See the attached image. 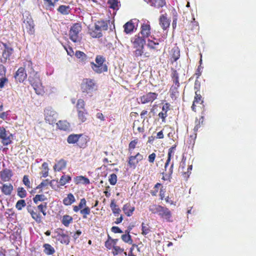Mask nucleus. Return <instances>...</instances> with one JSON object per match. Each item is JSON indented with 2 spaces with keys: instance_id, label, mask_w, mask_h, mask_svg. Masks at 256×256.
Listing matches in <instances>:
<instances>
[{
  "instance_id": "f257e3e1",
  "label": "nucleus",
  "mask_w": 256,
  "mask_h": 256,
  "mask_svg": "<svg viewBox=\"0 0 256 256\" xmlns=\"http://www.w3.org/2000/svg\"><path fill=\"white\" fill-rule=\"evenodd\" d=\"M149 210L153 214H157L163 221L172 222V214L168 208L159 204L150 206Z\"/></svg>"
},
{
  "instance_id": "f03ea898",
  "label": "nucleus",
  "mask_w": 256,
  "mask_h": 256,
  "mask_svg": "<svg viewBox=\"0 0 256 256\" xmlns=\"http://www.w3.org/2000/svg\"><path fill=\"white\" fill-rule=\"evenodd\" d=\"M95 62L96 63L93 62H90L91 68L95 73L100 74L108 71V66L104 64L106 58L104 56L97 55Z\"/></svg>"
},
{
  "instance_id": "7ed1b4c3",
  "label": "nucleus",
  "mask_w": 256,
  "mask_h": 256,
  "mask_svg": "<svg viewBox=\"0 0 256 256\" xmlns=\"http://www.w3.org/2000/svg\"><path fill=\"white\" fill-rule=\"evenodd\" d=\"M80 89L82 93L90 94L91 96L92 92L98 90V86L94 79L85 78L82 80Z\"/></svg>"
},
{
  "instance_id": "20e7f679",
  "label": "nucleus",
  "mask_w": 256,
  "mask_h": 256,
  "mask_svg": "<svg viewBox=\"0 0 256 256\" xmlns=\"http://www.w3.org/2000/svg\"><path fill=\"white\" fill-rule=\"evenodd\" d=\"M28 80L30 84L34 89L35 92L38 95L42 96L44 94L45 92L44 86H42L38 72L36 74L29 76Z\"/></svg>"
},
{
  "instance_id": "39448f33",
  "label": "nucleus",
  "mask_w": 256,
  "mask_h": 256,
  "mask_svg": "<svg viewBox=\"0 0 256 256\" xmlns=\"http://www.w3.org/2000/svg\"><path fill=\"white\" fill-rule=\"evenodd\" d=\"M72 210L76 213L80 212L83 219L88 218V216L91 213L90 208L87 206L85 198H81L78 205L72 206Z\"/></svg>"
},
{
  "instance_id": "423d86ee",
  "label": "nucleus",
  "mask_w": 256,
  "mask_h": 256,
  "mask_svg": "<svg viewBox=\"0 0 256 256\" xmlns=\"http://www.w3.org/2000/svg\"><path fill=\"white\" fill-rule=\"evenodd\" d=\"M108 28L107 21L98 20L95 23L94 28L90 30V34L92 38H100L102 36V31L106 30Z\"/></svg>"
},
{
  "instance_id": "0eeeda50",
  "label": "nucleus",
  "mask_w": 256,
  "mask_h": 256,
  "mask_svg": "<svg viewBox=\"0 0 256 256\" xmlns=\"http://www.w3.org/2000/svg\"><path fill=\"white\" fill-rule=\"evenodd\" d=\"M82 28L80 23H75L71 26L69 31L70 39L74 42H80L82 40L80 32Z\"/></svg>"
},
{
  "instance_id": "6e6552de",
  "label": "nucleus",
  "mask_w": 256,
  "mask_h": 256,
  "mask_svg": "<svg viewBox=\"0 0 256 256\" xmlns=\"http://www.w3.org/2000/svg\"><path fill=\"white\" fill-rule=\"evenodd\" d=\"M0 140L2 144L7 146L12 143L13 135L3 126H0Z\"/></svg>"
},
{
  "instance_id": "1a4fd4ad",
  "label": "nucleus",
  "mask_w": 256,
  "mask_h": 256,
  "mask_svg": "<svg viewBox=\"0 0 256 256\" xmlns=\"http://www.w3.org/2000/svg\"><path fill=\"white\" fill-rule=\"evenodd\" d=\"M4 49L2 52V57L0 58V62L5 64L8 60H10L11 56L14 53V50L12 48L9 46L7 44L2 42Z\"/></svg>"
},
{
  "instance_id": "9d476101",
  "label": "nucleus",
  "mask_w": 256,
  "mask_h": 256,
  "mask_svg": "<svg viewBox=\"0 0 256 256\" xmlns=\"http://www.w3.org/2000/svg\"><path fill=\"white\" fill-rule=\"evenodd\" d=\"M24 30H26L30 35L34 34L35 32V25L32 17L30 14L26 16V18L24 20Z\"/></svg>"
},
{
  "instance_id": "9b49d317",
  "label": "nucleus",
  "mask_w": 256,
  "mask_h": 256,
  "mask_svg": "<svg viewBox=\"0 0 256 256\" xmlns=\"http://www.w3.org/2000/svg\"><path fill=\"white\" fill-rule=\"evenodd\" d=\"M55 233L56 235L54 238L56 240L63 244H69L70 242V237L68 234L64 233V230L62 228H58L55 231Z\"/></svg>"
},
{
  "instance_id": "f8f14e48",
  "label": "nucleus",
  "mask_w": 256,
  "mask_h": 256,
  "mask_svg": "<svg viewBox=\"0 0 256 256\" xmlns=\"http://www.w3.org/2000/svg\"><path fill=\"white\" fill-rule=\"evenodd\" d=\"M176 146V145L174 144V146H172L168 149V158H167L166 162L165 163V164H164L165 171L170 176L172 175V174L173 172L174 162H172V164L170 165V168L168 169V172H167L166 168L170 162L172 158L174 155Z\"/></svg>"
},
{
  "instance_id": "ddd939ff",
  "label": "nucleus",
  "mask_w": 256,
  "mask_h": 256,
  "mask_svg": "<svg viewBox=\"0 0 256 256\" xmlns=\"http://www.w3.org/2000/svg\"><path fill=\"white\" fill-rule=\"evenodd\" d=\"M28 212L30 214L32 218L38 223L42 222V216L40 212L38 210V208L30 205L27 206Z\"/></svg>"
},
{
  "instance_id": "4468645a",
  "label": "nucleus",
  "mask_w": 256,
  "mask_h": 256,
  "mask_svg": "<svg viewBox=\"0 0 256 256\" xmlns=\"http://www.w3.org/2000/svg\"><path fill=\"white\" fill-rule=\"evenodd\" d=\"M143 158V156L140 152H138L135 156H131L128 158V166L130 168L134 169L138 162L142 160Z\"/></svg>"
},
{
  "instance_id": "2eb2a0df",
  "label": "nucleus",
  "mask_w": 256,
  "mask_h": 256,
  "mask_svg": "<svg viewBox=\"0 0 256 256\" xmlns=\"http://www.w3.org/2000/svg\"><path fill=\"white\" fill-rule=\"evenodd\" d=\"M186 160H184L182 159L180 164V169L182 170L181 173L183 178L186 180H187L191 174L192 165L188 164L186 168Z\"/></svg>"
},
{
  "instance_id": "dca6fc26",
  "label": "nucleus",
  "mask_w": 256,
  "mask_h": 256,
  "mask_svg": "<svg viewBox=\"0 0 256 256\" xmlns=\"http://www.w3.org/2000/svg\"><path fill=\"white\" fill-rule=\"evenodd\" d=\"M158 96L157 93L150 92L140 96V100L142 104H146L153 102L157 98Z\"/></svg>"
},
{
  "instance_id": "f3484780",
  "label": "nucleus",
  "mask_w": 256,
  "mask_h": 256,
  "mask_svg": "<svg viewBox=\"0 0 256 256\" xmlns=\"http://www.w3.org/2000/svg\"><path fill=\"white\" fill-rule=\"evenodd\" d=\"M44 119L50 124H53L56 123V112L50 108H46L44 110Z\"/></svg>"
},
{
  "instance_id": "a211bd4d",
  "label": "nucleus",
  "mask_w": 256,
  "mask_h": 256,
  "mask_svg": "<svg viewBox=\"0 0 256 256\" xmlns=\"http://www.w3.org/2000/svg\"><path fill=\"white\" fill-rule=\"evenodd\" d=\"M14 78L17 82H24L27 78V74L24 68L20 67L16 72Z\"/></svg>"
},
{
  "instance_id": "6ab92c4d",
  "label": "nucleus",
  "mask_w": 256,
  "mask_h": 256,
  "mask_svg": "<svg viewBox=\"0 0 256 256\" xmlns=\"http://www.w3.org/2000/svg\"><path fill=\"white\" fill-rule=\"evenodd\" d=\"M202 116L198 119L196 118L195 120V126L194 128V134L191 136L190 137L193 138L195 140L196 138L197 132L199 128H200L204 124V111L202 112Z\"/></svg>"
},
{
  "instance_id": "aec40b11",
  "label": "nucleus",
  "mask_w": 256,
  "mask_h": 256,
  "mask_svg": "<svg viewBox=\"0 0 256 256\" xmlns=\"http://www.w3.org/2000/svg\"><path fill=\"white\" fill-rule=\"evenodd\" d=\"M170 59L172 62H176L180 57V50L178 47L175 45L169 52Z\"/></svg>"
},
{
  "instance_id": "412c9836",
  "label": "nucleus",
  "mask_w": 256,
  "mask_h": 256,
  "mask_svg": "<svg viewBox=\"0 0 256 256\" xmlns=\"http://www.w3.org/2000/svg\"><path fill=\"white\" fill-rule=\"evenodd\" d=\"M170 104L168 102L165 103L162 107V111L159 112L158 116L162 119V122L166 121V118L168 116V112L170 110Z\"/></svg>"
},
{
  "instance_id": "4be33fe9",
  "label": "nucleus",
  "mask_w": 256,
  "mask_h": 256,
  "mask_svg": "<svg viewBox=\"0 0 256 256\" xmlns=\"http://www.w3.org/2000/svg\"><path fill=\"white\" fill-rule=\"evenodd\" d=\"M140 33L142 37L144 39L150 36L151 34L150 26L148 24H143L140 27Z\"/></svg>"
},
{
  "instance_id": "5701e85b",
  "label": "nucleus",
  "mask_w": 256,
  "mask_h": 256,
  "mask_svg": "<svg viewBox=\"0 0 256 256\" xmlns=\"http://www.w3.org/2000/svg\"><path fill=\"white\" fill-rule=\"evenodd\" d=\"M203 102L204 100L202 96L200 94H198V92H195V96L192 106V110L196 112V104H201L204 106Z\"/></svg>"
},
{
  "instance_id": "b1692460",
  "label": "nucleus",
  "mask_w": 256,
  "mask_h": 256,
  "mask_svg": "<svg viewBox=\"0 0 256 256\" xmlns=\"http://www.w3.org/2000/svg\"><path fill=\"white\" fill-rule=\"evenodd\" d=\"M122 210L127 216H130L132 215L135 208L130 202H128L124 205Z\"/></svg>"
},
{
  "instance_id": "393cba45",
  "label": "nucleus",
  "mask_w": 256,
  "mask_h": 256,
  "mask_svg": "<svg viewBox=\"0 0 256 256\" xmlns=\"http://www.w3.org/2000/svg\"><path fill=\"white\" fill-rule=\"evenodd\" d=\"M147 3L156 8H162L166 4V0H148Z\"/></svg>"
},
{
  "instance_id": "a878e982",
  "label": "nucleus",
  "mask_w": 256,
  "mask_h": 256,
  "mask_svg": "<svg viewBox=\"0 0 256 256\" xmlns=\"http://www.w3.org/2000/svg\"><path fill=\"white\" fill-rule=\"evenodd\" d=\"M132 42L133 44V46H144L146 43L145 39L144 38L140 36L139 35H136L133 38H132Z\"/></svg>"
},
{
  "instance_id": "bb28decb",
  "label": "nucleus",
  "mask_w": 256,
  "mask_h": 256,
  "mask_svg": "<svg viewBox=\"0 0 256 256\" xmlns=\"http://www.w3.org/2000/svg\"><path fill=\"white\" fill-rule=\"evenodd\" d=\"M0 174V178L4 182L8 181L12 175V171L7 168L2 170Z\"/></svg>"
},
{
  "instance_id": "cd10ccee",
  "label": "nucleus",
  "mask_w": 256,
  "mask_h": 256,
  "mask_svg": "<svg viewBox=\"0 0 256 256\" xmlns=\"http://www.w3.org/2000/svg\"><path fill=\"white\" fill-rule=\"evenodd\" d=\"M24 70H26L29 74L30 76H32L38 73L36 72L33 68V64L31 60H26L24 64Z\"/></svg>"
},
{
  "instance_id": "c85d7f7f",
  "label": "nucleus",
  "mask_w": 256,
  "mask_h": 256,
  "mask_svg": "<svg viewBox=\"0 0 256 256\" xmlns=\"http://www.w3.org/2000/svg\"><path fill=\"white\" fill-rule=\"evenodd\" d=\"M76 202V198L74 194L72 193H69L67 196L63 199L62 202L64 206H68Z\"/></svg>"
},
{
  "instance_id": "c756f323",
  "label": "nucleus",
  "mask_w": 256,
  "mask_h": 256,
  "mask_svg": "<svg viewBox=\"0 0 256 256\" xmlns=\"http://www.w3.org/2000/svg\"><path fill=\"white\" fill-rule=\"evenodd\" d=\"M180 86L172 85L170 90V96L173 100H176L179 96L178 88Z\"/></svg>"
},
{
  "instance_id": "7c9ffc66",
  "label": "nucleus",
  "mask_w": 256,
  "mask_h": 256,
  "mask_svg": "<svg viewBox=\"0 0 256 256\" xmlns=\"http://www.w3.org/2000/svg\"><path fill=\"white\" fill-rule=\"evenodd\" d=\"M2 192L5 195H10L13 190V186L12 184H3L0 187Z\"/></svg>"
},
{
  "instance_id": "2f4dec72",
  "label": "nucleus",
  "mask_w": 256,
  "mask_h": 256,
  "mask_svg": "<svg viewBox=\"0 0 256 256\" xmlns=\"http://www.w3.org/2000/svg\"><path fill=\"white\" fill-rule=\"evenodd\" d=\"M74 182L76 184H82L86 185L90 184V180L88 178L82 176H77L74 178Z\"/></svg>"
},
{
  "instance_id": "473e14b6",
  "label": "nucleus",
  "mask_w": 256,
  "mask_h": 256,
  "mask_svg": "<svg viewBox=\"0 0 256 256\" xmlns=\"http://www.w3.org/2000/svg\"><path fill=\"white\" fill-rule=\"evenodd\" d=\"M160 24L165 30L169 27L170 21L164 15H162L160 18Z\"/></svg>"
},
{
  "instance_id": "72a5a7b5",
  "label": "nucleus",
  "mask_w": 256,
  "mask_h": 256,
  "mask_svg": "<svg viewBox=\"0 0 256 256\" xmlns=\"http://www.w3.org/2000/svg\"><path fill=\"white\" fill-rule=\"evenodd\" d=\"M66 166V162L64 159H60L54 166V170L55 171H60L64 168Z\"/></svg>"
},
{
  "instance_id": "f704fd0d",
  "label": "nucleus",
  "mask_w": 256,
  "mask_h": 256,
  "mask_svg": "<svg viewBox=\"0 0 256 256\" xmlns=\"http://www.w3.org/2000/svg\"><path fill=\"white\" fill-rule=\"evenodd\" d=\"M78 118L81 122H84L87 120V116H88V112L86 110H78Z\"/></svg>"
},
{
  "instance_id": "c9c22d12",
  "label": "nucleus",
  "mask_w": 256,
  "mask_h": 256,
  "mask_svg": "<svg viewBox=\"0 0 256 256\" xmlns=\"http://www.w3.org/2000/svg\"><path fill=\"white\" fill-rule=\"evenodd\" d=\"M82 136V134H72L68 136L67 142L68 144H74L78 142L80 137Z\"/></svg>"
},
{
  "instance_id": "e433bc0d",
  "label": "nucleus",
  "mask_w": 256,
  "mask_h": 256,
  "mask_svg": "<svg viewBox=\"0 0 256 256\" xmlns=\"http://www.w3.org/2000/svg\"><path fill=\"white\" fill-rule=\"evenodd\" d=\"M73 222V218L72 216L65 214L62 217L61 222L66 227H68L70 224Z\"/></svg>"
},
{
  "instance_id": "4c0bfd02",
  "label": "nucleus",
  "mask_w": 256,
  "mask_h": 256,
  "mask_svg": "<svg viewBox=\"0 0 256 256\" xmlns=\"http://www.w3.org/2000/svg\"><path fill=\"white\" fill-rule=\"evenodd\" d=\"M58 12L62 15H67L70 12L71 8L69 6L60 5L57 9Z\"/></svg>"
},
{
  "instance_id": "58836bf2",
  "label": "nucleus",
  "mask_w": 256,
  "mask_h": 256,
  "mask_svg": "<svg viewBox=\"0 0 256 256\" xmlns=\"http://www.w3.org/2000/svg\"><path fill=\"white\" fill-rule=\"evenodd\" d=\"M75 56L76 58L79 60V61L82 62L86 63L88 60V56L82 51L76 50L75 53Z\"/></svg>"
},
{
  "instance_id": "ea45409f",
  "label": "nucleus",
  "mask_w": 256,
  "mask_h": 256,
  "mask_svg": "<svg viewBox=\"0 0 256 256\" xmlns=\"http://www.w3.org/2000/svg\"><path fill=\"white\" fill-rule=\"evenodd\" d=\"M110 208L115 216H118L121 212L120 209L118 208L114 200L111 201Z\"/></svg>"
},
{
  "instance_id": "a19ab883",
  "label": "nucleus",
  "mask_w": 256,
  "mask_h": 256,
  "mask_svg": "<svg viewBox=\"0 0 256 256\" xmlns=\"http://www.w3.org/2000/svg\"><path fill=\"white\" fill-rule=\"evenodd\" d=\"M124 32L126 34H130L133 32L134 28V24L132 20H130L125 24L124 26Z\"/></svg>"
},
{
  "instance_id": "79ce46f5",
  "label": "nucleus",
  "mask_w": 256,
  "mask_h": 256,
  "mask_svg": "<svg viewBox=\"0 0 256 256\" xmlns=\"http://www.w3.org/2000/svg\"><path fill=\"white\" fill-rule=\"evenodd\" d=\"M56 125L60 130H67L70 127V124L66 120H59L56 123Z\"/></svg>"
},
{
  "instance_id": "37998d69",
  "label": "nucleus",
  "mask_w": 256,
  "mask_h": 256,
  "mask_svg": "<svg viewBox=\"0 0 256 256\" xmlns=\"http://www.w3.org/2000/svg\"><path fill=\"white\" fill-rule=\"evenodd\" d=\"M44 252L46 255H52L55 252L54 248L48 244H44L43 245Z\"/></svg>"
},
{
  "instance_id": "c03bdc74",
  "label": "nucleus",
  "mask_w": 256,
  "mask_h": 256,
  "mask_svg": "<svg viewBox=\"0 0 256 256\" xmlns=\"http://www.w3.org/2000/svg\"><path fill=\"white\" fill-rule=\"evenodd\" d=\"M172 72L171 74V77L174 84L173 85L180 86L179 82V76L178 72L176 70H174L173 68H172Z\"/></svg>"
},
{
  "instance_id": "a18cd8bd",
  "label": "nucleus",
  "mask_w": 256,
  "mask_h": 256,
  "mask_svg": "<svg viewBox=\"0 0 256 256\" xmlns=\"http://www.w3.org/2000/svg\"><path fill=\"white\" fill-rule=\"evenodd\" d=\"M112 253L114 256L124 253V256H127V253L124 252V249L118 246H113Z\"/></svg>"
},
{
  "instance_id": "49530a36",
  "label": "nucleus",
  "mask_w": 256,
  "mask_h": 256,
  "mask_svg": "<svg viewBox=\"0 0 256 256\" xmlns=\"http://www.w3.org/2000/svg\"><path fill=\"white\" fill-rule=\"evenodd\" d=\"M59 0H44L46 10H52Z\"/></svg>"
},
{
  "instance_id": "de8ad7c7",
  "label": "nucleus",
  "mask_w": 256,
  "mask_h": 256,
  "mask_svg": "<svg viewBox=\"0 0 256 256\" xmlns=\"http://www.w3.org/2000/svg\"><path fill=\"white\" fill-rule=\"evenodd\" d=\"M36 208H38V210L44 216L46 215V210H47V203L43 202L38 205L37 206H36Z\"/></svg>"
},
{
  "instance_id": "09e8293b",
  "label": "nucleus",
  "mask_w": 256,
  "mask_h": 256,
  "mask_svg": "<svg viewBox=\"0 0 256 256\" xmlns=\"http://www.w3.org/2000/svg\"><path fill=\"white\" fill-rule=\"evenodd\" d=\"M142 234L146 236L149 232H151L150 227L148 224H145L144 222L142 224Z\"/></svg>"
},
{
  "instance_id": "8fccbe9b",
  "label": "nucleus",
  "mask_w": 256,
  "mask_h": 256,
  "mask_svg": "<svg viewBox=\"0 0 256 256\" xmlns=\"http://www.w3.org/2000/svg\"><path fill=\"white\" fill-rule=\"evenodd\" d=\"M135 50L134 52V54L136 57L140 56L143 54L144 46L141 47V46H133Z\"/></svg>"
},
{
  "instance_id": "3c124183",
  "label": "nucleus",
  "mask_w": 256,
  "mask_h": 256,
  "mask_svg": "<svg viewBox=\"0 0 256 256\" xmlns=\"http://www.w3.org/2000/svg\"><path fill=\"white\" fill-rule=\"evenodd\" d=\"M198 22L195 20L194 18H193L192 20L190 21L188 25V30L194 31V30H198Z\"/></svg>"
},
{
  "instance_id": "603ef678",
  "label": "nucleus",
  "mask_w": 256,
  "mask_h": 256,
  "mask_svg": "<svg viewBox=\"0 0 256 256\" xmlns=\"http://www.w3.org/2000/svg\"><path fill=\"white\" fill-rule=\"evenodd\" d=\"M108 4H109V7L114 10L118 9L120 4L119 0H108Z\"/></svg>"
},
{
  "instance_id": "864d4df0",
  "label": "nucleus",
  "mask_w": 256,
  "mask_h": 256,
  "mask_svg": "<svg viewBox=\"0 0 256 256\" xmlns=\"http://www.w3.org/2000/svg\"><path fill=\"white\" fill-rule=\"evenodd\" d=\"M76 108L77 111L86 110L85 108V102L82 99L80 98L78 100L76 104Z\"/></svg>"
},
{
  "instance_id": "5fc2aeb1",
  "label": "nucleus",
  "mask_w": 256,
  "mask_h": 256,
  "mask_svg": "<svg viewBox=\"0 0 256 256\" xmlns=\"http://www.w3.org/2000/svg\"><path fill=\"white\" fill-rule=\"evenodd\" d=\"M78 142V145L80 148H84L86 146V144L88 142L87 137H84L82 136L80 138Z\"/></svg>"
},
{
  "instance_id": "6e6d98bb",
  "label": "nucleus",
  "mask_w": 256,
  "mask_h": 256,
  "mask_svg": "<svg viewBox=\"0 0 256 256\" xmlns=\"http://www.w3.org/2000/svg\"><path fill=\"white\" fill-rule=\"evenodd\" d=\"M71 180L72 178L70 176L64 175L61 176L60 180V185L64 186Z\"/></svg>"
},
{
  "instance_id": "4d7b16f0",
  "label": "nucleus",
  "mask_w": 256,
  "mask_h": 256,
  "mask_svg": "<svg viewBox=\"0 0 256 256\" xmlns=\"http://www.w3.org/2000/svg\"><path fill=\"white\" fill-rule=\"evenodd\" d=\"M121 238L124 242L129 244H132L133 242L131 236L129 234V232H128V234H122Z\"/></svg>"
},
{
  "instance_id": "13d9d810",
  "label": "nucleus",
  "mask_w": 256,
  "mask_h": 256,
  "mask_svg": "<svg viewBox=\"0 0 256 256\" xmlns=\"http://www.w3.org/2000/svg\"><path fill=\"white\" fill-rule=\"evenodd\" d=\"M46 199V198L44 194H36L33 198V201L37 204L38 202H44Z\"/></svg>"
},
{
  "instance_id": "bf43d9fd",
  "label": "nucleus",
  "mask_w": 256,
  "mask_h": 256,
  "mask_svg": "<svg viewBox=\"0 0 256 256\" xmlns=\"http://www.w3.org/2000/svg\"><path fill=\"white\" fill-rule=\"evenodd\" d=\"M42 168H43V170L42 172V176L44 178H46L48 176V164L44 162L42 164Z\"/></svg>"
},
{
  "instance_id": "052dcab7",
  "label": "nucleus",
  "mask_w": 256,
  "mask_h": 256,
  "mask_svg": "<svg viewBox=\"0 0 256 256\" xmlns=\"http://www.w3.org/2000/svg\"><path fill=\"white\" fill-rule=\"evenodd\" d=\"M18 196L20 198H24L26 197L27 193L24 188L22 187H19L18 188Z\"/></svg>"
},
{
  "instance_id": "680f3d73",
  "label": "nucleus",
  "mask_w": 256,
  "mask_h": 256,
  "mask_svg": "<svg viewBox=\"0 0 256 256\" xmlns=\"http://www.w3.org/2000/svg\"><path fill=\"white\" fill-rule=\"evenodd\" d=\"M26 206V203L24 200H18L16 204V208L18 210H22V208Z\"/></svg>"
},
{
  "instance_id": "e2e57ef3",
  "label": "nucleus",
  "mask_w": 256,
  "mask_h": 256,
  "mask_svg": "<svg viewBox=\"0 0 256 256\" xmlns=\"http://www.w3.org/2000/svg\"><path fill=\"white\" fill-rule=\"evenodd\" d=\"M108 181L110 184L115 185L117 182V176L115 174H112L108 177Z\"/></svg>"
},
{
  "instance_id": "0e129e2a",
  "label": "nucleus",
  "mask_w": 256,
  "mask_h": 256,
  "mask_svg": "<svg viewBox=\"0 0 256 256\" xmlns=\"http://www.w3.org/2000/svg\"><path fill=\"white\" fill-rule=\"evenodd\" d=\"M23 184L26 186L28 188H32L30 182L29 180L28 176L24 175L22 179Z\"/></svg>"
},
{
  "instance_id": "69168bd1",
  "label": "nucleus",
  "mask_w": 256,
  "mask_h": 256,
  "mask_svg": "<svg viewBox=\"0 0 256 256\" xmlns=\"http://www.w3.org/2000/svg\"><path fill=\"white\" fill-rule=\"evenodd\" d=\"M8 82V80L4 76L0 78V88L2 89Z\"/></svg>"
},
{
  "instance_id": "338daca9",
  "label": "nucleus",
  "mask_w": 256,
  "mask_h": 256,
  "mask_svg": "<svg viewBox=\"0 0 256 256\" xmlns=\"http://www.w3.org/2000/svg\"><path fill=\"white\" fill-rule=\"evenodd\" d=\"M148 46L150 48L152 49V50L156 49V46L159 44L158 42H156L154 41L150 40H148Z\"/></svg>"
},
{
  "instance_id": "774afa93",
  "label": "nucleus",
  "mask_w": 256,
  "mask_h": 256,
  "mask_svg": "<svg viewBox=\"0 0 256 256\" xmlns=\"http://www.w3.org/2000/svg\"><path fill=\"white\" fill-rule=\"evenodd\" d=\"M134 248H136L138 250H139V248L136 244H132V247L130 248V252L127 255L128 256H136V254L134 252Z\"/></svg>"
}]
</instances>
